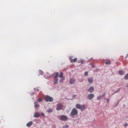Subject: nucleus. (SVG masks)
I'll use <instances>...</instances> for the list:
<instances>
[{
	"label": "nucleus",
	"instance_id": "nucleus-9",
	"mask_svg": "<svg viewBox=\"0 0 128 128\" xmlns=\"http://www.w3.org/2000/svg\"><path fill=\"white\" fill-rule=\"evenodd\" d=\"M94 96V94H90L88 96V99L89 100H92V98Z\"/></svg>",
	"mask_w": 128,
	"mask_h": 128
},
{
	"label": "nucleus",
	"instance_id": "nucleus-6",
	"mask_svg": "<svg viewBox=\"0 0 128 128\" xmlns=\"http://www.w3.org/2000/svg\"><path fill=\"white\" fill-rule=\"evenodd\" d=\"M62 104H57L56 110H60L62 109Z\"/></svg>",
	"mask_w": 128,
	"mask_h": 128
},
{
	"label": "nucleus",
	"instance_id": "nucleus-15",
	"mask_svg": "<svg viewBox=\"0 0 128 128\" xmlns=\"http://www.w3.org/2000/svg\"><path fill=\"white\" fill-rule=\"evenodd\" d=\"M88 80L90 84H92V82H94V80H92V78H88Z\"/></svg>",
	"mask_w": 128,
	"mask_h": 128
},
{
	"label": "nucleus",
	"instance_id": "nucleus-28",
	"mask_svg": "<svg viewBox=\"0 0 128 128\" xmlns=\"http://www.w3.org/2000/svg\"><path fill=\"white\" fill-rule=\"evenodd\" d=\"M107 102H108V99H107Z\"/></svg>",
	"mask_w": 128,
	"mask_h": 128
},
{
	"label": "nucleus",
	"instance_id": "nucleus-5",
	"mask_svg": "<svg viewBox=\"0 0 128 128\" xmlns=\"http://www.w3.org/2000/svg\"><path fill=\"white\" fill-rule=\"evenodd\" d=\"M45 100L48 102H52L54 101V99L48 96H46L45 97Z\"/></svg>",
	"mask_w": 128,
	"mask_h": 128
},
{
	"label": "nucleus",
	"instance_id": "nucleus-4",
	"mask_svg": "<svg viewBox=\"0 0 128 128\" xmlns=\"http://www.w3.org/2000/svg\"><path fill=\"white\" fill-rule=\"evenodd\" d=\"M78 110L75 108H74L71 112L70 116H76V114H78Z\"/></svg>",
	"mask_w": 128,
	"mask_h": 128
},
{
	"label": "nucleus",
	"instance_id": "nucleus-23",
	"mask_svg": "<svg viewBox=\"0 0 128 128\" xmlns=\"http://www.w3.org/2000/svg\"><path fill=\"white\" fill-rule=\"evenodd\" d=\"M48 112H52V110H50V109H49L48 110Z\"/></svg>",
	"mask_w": 128,
	"mask_h": 128
},
{
	"label": "nucleus",
	"instance_id": "nucleus-3",
	"mask_svg": "<svg viewBox=\"0 0 128 128\" xmlns=\"http://www.w3.org/2000/svg\"><path fill=\"white\" fill-rule=\"evenodd\" d=\"M58 118H60V120H62L63 122L67 120L68 118L66 115L59 116Z\"/></svg>",
	"mask_w": 128,
	"mask_h": 128
},
{
	"label": "nucleus",
	"instance_id": "nucleus-11",
	"mask_svg": "<svg viewBox=\"0 0 128 128\" xmlns=\"http://www.w3.org/2000/svg\"><path fill=\"white\" fill-rule=\"evenodd\" d=\"M118 74L120 75V76H123V74H124V71H122V70H120L118 72Z\"/></svg>",
	"mask_w": 128,
	"mask_h": 128
},
{
	"label": "nucleus",
	"instance_id": "nucleus-12",
	"mask_svg": "<svg viewBox=\"0 0 128 128\" xmlns=\"http://www.w3.org/2000/svg\"><path fill=\"white\" fill-rule=\"evenodd\" d=\"M58 78H64V73H62V72H60L59 76H58Z\"/></svg>",
	"mask_w": 128,
	"mask_h": 128
},
{
	"label": "nucleus",
	"instance_id": "nucleus-21",
	"mask_svg": "<svg viewBox=\"0 0 128 128\" xmlns=\"http://www.w3.org/2000/svg\"><path fill=\"white\" fill-rule=\"evenodd\" d=\"M63 128H68V125H66L65 126H64Z\"/></svg>",
	"mask_w": 128,
	"mask_h": 128
},
{
	"label": "nucleus",
	"instance_id": "nucleus-25",
	"mask_svg": "<svg viewBox=\"0 0 128 128\" xmlns=\"http://www.w3.org/2000/svg\"><path fill=\"white\" fill-rule=\"evenodd\" d=\"M124 126H128V124H124Z\"/></svg>",
	"mask_w": 128,
	"mask_h": 128
},
{
	"label": "nucleus",
	"instance_id": "nucleus-13",
	"mask_svg": "<svg viewBox=\"0 0 128 128\" xmlns=\"http://www.w3.org/2000/svg\"><path fill=\"white\" fill-rule=\"evenodd\" d=\"M38 106H40V104H38V102H34V108H38Z\"/></svg>",
	"mask_w": 128,
	"mask_h": 128
},
{
	"label": "nucleus",
	"instance_id": "nucleus-18",
	"mask_svg": "<svg viewBox=\"0 0 128 128\" xmlns=\"http://www.w3.org/2000/svg\"><path fill=\"white\" fill-rule=\"evenodd\" d=\"M104 96H104H99L97 98V100H100V98H102Z\"/></svg>",
	"mask_w": 128,
	"mask_h": 128
},
{
	"label": "nucleus",
	"instance_id": "nucleus-1",
	"mask_svg": "<svg viewBox=\"0 0 128 128\" xmlns=\"http://www.w3.org/2000/svg\"><path fill=\"white\" fill-rule=\"evenodd\" d=\"M76 108L78 110H86V106L80 105V104H77L76 105Z\"/></svg>",
	"mask_w": 128,
	"mask_h": 128
},
{
	"label": "nucleus",
	"instance_id": "nucleus-24",
	"mask_svg": "<svg viewBox=\"0 0 128 128\" xmlns=\"http://www.w3.org/2000/svg\"><path fill=\"white\" fill-rule=\"evenodd\" d=\"M34 90H36L37 92H38V88H34Z\"/></svg>",
	"mask_w": 128,
	"mask_h": 128
},
{
	"label": "nucleus",
	"instance_id": "nucleus-10",
	"mask_svg": "<svg viewBox=\"0 0 128 128\" xmlns=\"http://www.w3.org/2000/svg\"><path fill=\"white\" fill-rule=\"evenodd\" d=\"M34 124V122H32V121L30 122H28L27 124H26V126H28V128H30V126H32V124Z\"/></svg>",
	"mask_w": 128,
	"mask_h": 128
},
{
	"label": "nucleus",
	"instance_id": "nucleus-16",
	"mask_svg": "<svg viewBox=\"0 0 128 128\" xmlns=\"http://www.w3.org/2000/svg\"><path fill=\"white\" fill-rule=\"evenodd\" d=\"M94 87H90V88H89L88 91L90 92H94Z\"/></svg>",
	"mask_w": 128,
	"mask_h": 128
},
{
	"label": "nucleus",
	"instance_id": "nucleus-26",
	"mask_svg": "<svg viewBox=\"0 0 128 128\" xmlns=\"http://www.w3.org/2000/svg\"><path fill=\"white\" fill-rule=\"evenodd\" d=\"M84 61L83 60H82V61H80V63L82 64H84Z\"/></svg>",
	"mask_w": 128,
	"mask_h": 128
},
{
	"label": "nucleus",
	"instance_id": "nucleus-27",
	"mask_svg": "<svg viewBox=\"0 0 128 128\" xmlns=\"http://www.w3.org/2000/svg\"><path fill=\"white\" fill-rule=\"evenodd\" d=\"M41 115L42 116H44V114L43 112L41 113Z\"/></svg>",
	"mask_w": 128,
	"mask_h": 128
},
{
	"label": "nucleus",
	"instance_id": "nucleus-8",
	"mask_svg": "<svg viewBox=\"0 0 128 128\" xmlns=\"http://www.w3.org/2000/svg\"><path fill=\"white\" fill-rule=\"evenodd\" d=\"M74 82H76V80H74V78L70 79V84H74Z\"/></svg>",
	"mask_w": 128,
	"mask_h": 128
},
{
	"label": "nucleus",
	"instance_id": "nucleus-17",
	"mask_svg": "<svg viewBox=\"0 0 128 128\" xmlns=\"http://www.w3.org/2000/svg\"><path fill=\"white\" fill-rule=\"evenodd\" d=\"M64 77L61 78V79L60 80V82H64Z\"/></svg>",
	"mask_w": 128,
	"mask_h": 128
},
{
	"label": "nucleus",
	"instance_id": "nucleus-20",
	"mask_svg": "<svg viewBox=\"0 0 128 128\" xmlns=\"http://www.w3.org/2000/svg\"><path fill=\"white\" fill-rule=\"evenodd\" d=\"M88 72H84V76H88Z\"/></svg>",
	"mask_w": 128,
	"mask_h": 128
},
{
	"label": "nucleus",
	"instance_id": "nucleus-7",
	"mask_svg": "<svg viewBox=\"0 0 128 128\" xmlns=\"http://www.w3.org/2000/svg\"><path fill=\"white\" fill-rule=\"evenodd\" d=\"M70 62H76V60H78L77 58H75L74 59H72V58L71 57L70 58Z\"/></svg>",
	"mask_w": 128,
	"mask_h": 128
},
{
	"label": "nucleus",
	"instance_id": "nucleus-19",
	"mask_svg": "<svg viewBox=\"0 0 128 128\" xmlns=\"http://www.w3.org/2000/svg\"><path fill=\"white\" fill-rule=\"evenodd\" d=\"M105 64H110V61H106V62H105Z\"/></svg>",
	"mask_w": 128,
	"mask_h": 128
},
{
	"label": "nucleus",
	"instance_id": "nucleus-22",
	"mask_svg": "<svg viewBox=\"0 0 128 128\" xmlns=\"http://www.w3.org/2000/svg\"><path fill=\"white\" fill-rule=\"evenodd\" d=\"M42 98H39L38 99V102H42Z\"/></svg>",
	"mask_w": 128,
	"mask_h": 128
},
{
	"label": "nucleus",
	"instance_id": "nucleus-2",
	"mask_svg": "<svg viewBox=\"0 0 128 128\" xmlns=\"http://www.w3.org/2000/svg\"><path fill=\"white\" fill-rule=\"evenodd\" d=\"M58 72H56L55 73V76H54V84H58Z\"/></svg>",
	"mask_w": 128,
	"mask_h": 128
},
{
	"label": "nucleus",
	"instance_id": "nucleus-14",
	"mask_svg": "<svg viewBox=\"0 0 128 128\" xmlns=\"http://www.w3.org/2000/svg\"><path fill=\"white\" fill-rule=\"evenodd\" d=\"M40 116V114L38 112H36L34 114V118H39Z\"/></svg>",
	"mask_w": 128,
	"mask_h": 128
}]
</instances>
